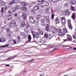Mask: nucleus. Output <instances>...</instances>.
<instances>
[{"mask_svg":"<svg viewBox=\"0 0 76 76\" xmlns=\"http://www.w3.org/2000/svg\"><path fill=\"white\" fill-rule=\"evenodd\" d=\"M31 33L33 35L34 39L35 38L37 39L38 38V37H39V34L38 32L35 31L34 32L33 31H31Z\"/></svg>","mask_w":76,"mask_h":76,"instance_id":"obj_1","label":"nucleus"},{"mask_svg":"<svg viewBox=\"0 0 76 76\" xmlns=\"http://www.w3.org/2000/svg\"><path fill=\"white\" fill-rule=\"evenodd\" d=\"M10 25L11 27L15 28L16 27V22L15 20H11L10 23Z\"/></svg>","mask_w":76,"mask_h":76,"instance_id":"obj_2","label":"nucleus"},{"mask_svg":"<svg viewBox=\"0 0 76 76\" xmlns=\"http://www.w3.org/2000/svg\"><path fill=\"white\" fill-rule=\"evenodd\" d=\"M29 20L31 23H35V21L34 19V17L32 16H30L29 17Z\"/></svg>","mask_w":76,"mask_h":76,"instance_id":"obj_3","label":"nucleus"},{"mask_svg":"<svg viewBox=\"0 0 76 76\" xmlns=\"http://www.w3.org/2000/svg\"><path fill=\"white\" fill-rule=\"evenodd\" d=\"M68 26L70 29H73V27L71 24V20L70 19L68 20Z\"/></svg>","mask_w":76,"mask_h":76,"instance_id":"obj_4","label":"nucleus"},{"mask_svg":"<svg viewBox=\"0 0 76 76\" xmlns=\"http://www.w3.org/2000/svg\"><path fill=\"white\" fill-rule=\"evenodd\" d=\"M61 21L63 25L66 24V18L64 17L61 18Z\"/></svg>","mask_w":76,"mask_h":76,"instance_id":"obj_5","label":"nucleus"},{"mask_svg":"<svg viewBox=\"0 0 76 76\" xmlns=\"http://www.w3.org/2000/svg\"><path fill=\"white\" fill-rule=\"evenodd\" d=\"M58 34L59 36H60V37H64V35H65V34L62 32V31H61V29H60L59 31Z\"/></svg>","mask_w":76,"mask_h":76,"instance_id":"obj_6","label":"nucleus"},{"mask_svg":"<svg viewBox=\"0 0 76 76\" xmlns=\"http://www.w3.org/2000/svg\"><path fill=\"white\" fill-rule=\"evenodd\" d=\"M41 22V25L42 26H45V20L44 19H42L40 20Z\"/></svg>","mask_w":76,"mask_h":76,"instance_id":"obj_7","label":"nucleus"},{"mask_svg":"<svg viewBox=\"0 0 76 76\" xmlns=\"http://www.w3.org/2000/svg\"><path fill=\"white\" fill-rule=\"evenodd\" d=\"M7 20H10L12 19V16L10 14H7L6 16Z\"/></svg>","mask_w":76,"mask_h":76,"instance_id":"obj_8","label":"nucleus"},{"mask_svg":"<svg viewBox=\"0 0 76 76\" xmlns=\"http://www.w3.org/2000/svg\"><path fill=\"white\" fill-rule=\"evenodd\" d=\"M19 1L18 0H12V2H10L9 5H12V4H14V3H16V1Z\"/></svg>","mask_w":76,"mask_h":76,"instance_id":"obj_9","label":"nucleus"},{"mask_svg":"<svg viewBox=\"0 0 76 76\" xmlns=\"http://www.w3.org/2000/svg\"><path fill=\"white\" fill-rule=\"evenodd\" d=\"M71 4L72 5H76V1L74 0H72L70 1Z\"/></svg>","mask_w":76,"mask_h":76,"instance_id":"obj_10","label":"nucleus"},{"mask_svg":"<svg viewBox=\"0 0 76 76\" xmlns=\"http://www.w3.org/2000/svg\"><path fill=\"white\" fill-rule=\"evenodd\" d=\"M70 12L69 11L67 10L65 12V15L66 16H69L70 15Z\"/></svg>","mask_w":76,"mask_h":76,"instance_id":"obj_11","label":"nucleus"},{"mask_svg":"<svg viewBox=\"0 0 76 76\" xmlns=\"http://www.w3.org/2000/svg\"><path fill=\"white\" fill-rule=\"evenodd\" d=\"M16 56H17V55H14L13 56L9 57L7 58V60H12V59H14V58H15L16 57Z\"/></svg>","mask_w":76,"mask_h":76,"instance_id":"obj_12","label":"nucleus"},{"mask_svg":"<svg viewBox=\"0 0 76 76\" xmlns=\"http://www.w3.org/2000/svg\"><path fill=\"white\" fill-rule=\"evenodd\" d=\"M71 18H72V19H73L74 20H75L76 18H75V14L74 13V12H73L72 14V16H71Z\"/></svg>","mask_w":76,"mask_h":76,"instance_id":"obj_13","label":"nucleus"},{"mask_svg":"<svg viewBox=\"0 0 76 76\" xmlns=\"http://www.w3.org/2000/svg\"><path fill=\"white\" fill-rule=\"evenodd\" d=\"M25 26V23L24 22H23L21 23V27L23 28Z\"/></svg>","mask_w":76,"mask_h":76,"instance_id":"obj_14","label":"nucleus"},{"mask_svg":"<svg viewBox=\"0 0 76 76\" xmlns=\"http://www.w3.org/2000/svg\"><path fill=\"white\" fill-rule=\"evenodd\" d=\"M15 8L17 9H20L21 8V6L19 5H16L15 6Z\"/></svg>","mask_w":76,"mask_h":76,"instance_id":"obj_15","label":"nucleus"},{"mask_svg":"<svg viewBox=\"0 0 76 76\" xmlns=\"http://www.w3.org/2000/svg\"><path fill=\"white\" fill-rule=\"evenodd\" d=\"M6 41V39H4V38H0V42H4Z\"/></svg>","mask_w":76,"mask_h":76,"instance_id":"obj_16","label":"nucleus"},{"mask_svg":"<svg viewBox=\"0 0 76 76\" xmlns=\"http://www.w3.org/2000/svg\"><path fill=\"white\" fill-rule=\"evenodd\" d=\"M21 10L23 11H24L25 12H26V10H27V8L26 7H23L21 8Z\"/></svg>","mask_w":76,"mask_h":76,"instance_id":"obj_17","label":"nucleus"},{"mask_svg":"<svg viewBox=\"0 0 76 76\" xmlns=\"http://www.w3.org/2000/svg\"><path fill=\"white\" fill-rule=\"evenodd\" d=\"M46 29L47 31H50V28L49 27V26L48 24H46L45 26Z\"/></svg>","mask_w":76,"mask_h":76,"instance_id":"obj_18","label":"nucleus"},{"mask_svg":"<svg viewBox=\"0 0 76 76\" xmlns=\"http://www.w3.org/2000/svg\"><path fill=\"white\" fill-rule=\"evenodd\" d=\"M55 20L56 23H60V20H59V19H58V17H57L55 19Z\"/></svg>","mask_w":76,"mask_h":76,"instance_id":"obj_19","label":"nucleus"},{"mask_svg":"<svg viewBox=\"0 0 76 76\" xmlns=\"http://www.w3.org/2000/svg\"><path fill=\"white\" fill-rule=\"evenodd\" d=\"M26 28H27V29H28V28H31V26H30L29 24L28 23H26Z\"/></svg>","mask_w":76,"mask_h":76,"instance_id":"obj_20","label":"nucleus"},{"mask_svg":"<svg viewBox=\"0 0 76 76\" xmlns=\"http://www.w3.org/2000/svg\"><path fill=\"white\" fill-rule=\"evenodd\" d=\"M48 37V34L47 33H45L44 34V38H47Z\"/></svg>","mask_w":76,"mask_h":76,"instance_id":"obj_21","label":"nucleus"},{"mask_svg":"<svg viewBox=\"0 0 76 76\" xmlns=\"http://www.w3.org/2000/svg\"><path fill=\"white\" fill-rule=\"evenodd\" d=\"M22 16L23 17L24 19H26V14H25V13H23Z\"/></svg>","mask_w":76,"mask_h":76,"instance_id":"obj_22","label":"nucleus"},{"mask_svg":"<svg viewBox=\"0 0 76 76\" xmlns=\"http://www.w3.org/2000/svg\"><path fill=\"white\" fill-rule=\"evenodd\" d=\"M34 9L35 10H39V7L37 6H35L34 7Z\"/></svg>","mask_w":76,"mask_h":76,"instance_id":"obj_23","label":"nucleus"},{"mask_svg":"<svg viewBox=\"0 0 76 76\" xmlns=\"http://www.w3.org/2000/svg\"><path fill=\"white\" fill-rule=\"evenodd\" d=\"M17 39H18V40L16 41L17 43H19L20 42L19 41H20V37L18 36L17 37Z\"/></svg>","mask_w":76,"mask_h":76,"instance_id":"obj_24","label":"nucleus"},{"mask_svg":"<svg viewBox=\"0 0 76 76\" xmlns=\"http://www.w3.org/2000/svg\"><path fill=\"white\" fill-rule=\"evenodd\" d=\"M21 4L22 6H27L28 4H27V3L25 2H21Z\"/></svg>","mask_w":76,"mask_h":76,"instance_id":"obj_25","label":"nucleus"},{"mask_svg":"<svg viewBox=\"0 0 76 76\" xmlns=\"http://www.w3.org/2000/svg\"><path fill=\"white\" fill-rule=\"evenodd\" d=\"M31 39L32 38H31V35H28V39H29V42H30V41H31Z\"/></svg>","mask_w":76,"mask_h":76,"instance_id":"obj_26","label":"nucleus"},{"mask_svg":"<svg viewBox=\"0 0 76 76\" xmlns=\"http://www.w3.org/2000/svg\"><path fill=\"white\" fill-rule=\"evenodd\" d=\"M63 31H64V32L65 34H67L68 33L67 31V30L66 29V28H63Z\"/></svg>","mask_w":76,"mask_h":76,"instance_id":"obj_27","label":"nucleus"},{"mask_svg":"<svg viewBox=\"0 0 76 76\" xmlns=\"http://www.w3.org/2000/svg\"><path fill=\"white\" fill-rule=\"evenodd\" d=\"M9 45L8 44L1 46L0 47L1 48H3V47H9Z\"/></svg>","mask_w":76,"mask_h":76,"instance_id":"obj_28","label":"nucleus"},{"mask_svg":"<svg viewBox=\"0 0 76 76\" xmlns=\"http://www.w3.org/2000/svg\"><path fill=\"white\" fill-rule=\"evenodd\" d=\"M71 10H72L73 11H75V8L74 7H73V6H71L70 7Z\"/></svg>","mask_w":76,"mask_h":76,"instance_id":"obj_29","label":"nucleus"},{"mask_svg":"<svg viewBox=\"0 0 76 76\" xmlns=\"http://www.w3.org/2000/svg\"><path fill=\"white\" fill-rule=\"evenodd\" d=\"M1 6H5V2L3 1H1Z\"/></svg>","mask_w":76,"mask_h":76,"instance_id":"obj_30","label":"nucleus"},{"mask_svg":"<svg viewBox=\"0 0 76 76\" xmlns=\"http://www.w3.org/2000/svg\"><path fill=\"white\" fill-rule=\"evenodd\" d=\"M23 37V39H26V37H27V34H25Z\"/></svg>","mask_w":76,"mask_h":76,"instance_id":"obj_31","label":"nucleus"},{"mask_svg":"<svg viewBox=\"0 0 76 76\" xmlns=\"http://www.w3.org/2000/svg\"><path fill=\"white\" fill-rule=\"evenodd\" d=\"M44 0H42V1L41 2V4H46V2H47V1H44Z\"/></svg>","mask_w":76,"mask_h":76,"instance_id":"obj_32","label":"nucleus"},{"mask_svg":"<svg viewBox=\"0 0 76 76\" xmlns=\"http://www.w3.org/2000/svg\"><path fill=\"white\" fill-rule=\"evenodd\" d=\"M76 32H75V33H74L73 34V37L74 38V39H76Z\"/></svg>","mask_w":76,"mask_h":76,"instance_id":"obj_33","label":"nucleus"},{"mask_svg":"<svg viewBox=\"0 0 76 76\" xmlns=\"http://www.w3.org/2000/svg\"><path fill=\"white\" fill-rule=\"evenodd\" d=\"M52 0L53 3H57V2H58V1H60V0Z\"/></svg>","mask_w":76,"mask_h":76,"instance_id":"obj_34","label":"nucleus"},{"mask_svg":"<svg viewBox=\"0 0 76 76\" xmlns=\"http://www.w3.org/2000/svg\"><path fill=\"white\" fill-rule=\"evenodd\" d=\"M45 19L46 20H48L49 19V17L48 16H45Z\"/></svg>","mask_w":76,"mask_h":76,"instance_id":"obj_35","label":"nucleus"},{"mask_svg":"<svg viewBox=\"0 0 76 76\" xmlns=\"http://www.w3.org/2000/svg\"><path fill=\"white\" fill-rule=\"evenodd\" d=\"M64 6H65V7H68V6H69V4L66 3L64 4Z\"/></svg>","mask_w":76,"mask_h":76,"instance_id":"obj_36","label":"nucleus"},{"mask_svg":"<svg viewBox=\"0 0 76 76\" xmlns=\"http://www.w3.org/2000/svg\"><path fill=\"white\" fill-rule=\"evenodd\" d=\"M6 31L7 32H10V28H7Z\"/></svg>","mask_w":76,"mask_h":76,"instance_id":"obj_37","label":"nucleus"},{"mask_svg":"<svg viewBox=\"0 0 76 76\" xmlns=\"http://www.w3.org/2000/svg\"><path fill=\"white\" fill-rule=\"evenodd\" d=\"M39 34L40 35H42L44 34V33L43 32V31H41L39 32Z\"/></svg>","mask_w":76,"mask_h":76,"instance_id":"obj_38","label":"nucleus"},{"mask_svg":"<svg viewBox=\"0 0 76 76\" xmlns=\"http://www.w3.org/2000/svg\"><path fill=\"white\" fill-rule=\"evenodd\" d=\"M46 4L44 5V6H48L49 5V3H48V1H46Z\"/></svg>","mask_w":76,"mask_h":76,"instance_id":"obj_39","label":"nucleus"},{"mask_svg":"<svg viewBox=\"0 0 76 76\" xmlns=\"http://www.w3.org/2000/svg\"><path fill=\"white\" fill-rule=\"evenodd\" d=\"M54 14H52L51 15V18H52V20L54 19Z\"/></svg>","mask_w":76,"mask_h":76,"instance_id":"obj_40","label":"nucleus"},{"mask_svg":"<svg viewBox=\"0 0 76 76\" xmlns=\"http://www.w3.org/2000/svg\"><path fill=\"white\" fill-rule=\"evenodd\" d=\"M40 42H42V43H45V40H44L43 39H42Z\"/></svg>","mask_w":76,"mask_h":76,"instance_id":"obj_41","label":"nucleus"},{"mask_svg":"<svg viewBox=\"0 0 76 76\" xmlns=\"http://www.w3.org/2000/svg\"><path fill=\"white\" fill-rule=\"evenodd\" d=\"M28 28H26L25 29L24 31L25 32H28V30L27 29Z\"/></svg>","mask_w":76,"mask_h":76,"instance_id":"obj_42","label":"nucleus"},{"mask_svg":"<svg viewBox=\"0 0 76 76\" xmlns=\"http://www.w3.org/2000/svg\"><path fill=\"white\" fill-rule=\"evenodd\" d=\"M36 26H38L39 25V22H36Z\"/></svg>","mask_w":76,"mask_h":76,"instance_id":"obj_43","label":"nucleus"},{"mask_svg":"<svg viewBox=\"0 0 76 76\" xmlns=\"http://www.w3.org/2000/svg\"><path fill=\"white\" fill-rule=\"evenodd\" d=\"M3 12H4V7L2 8L1 11V13H3Z\"/></svg>","mask_w":76,"mask_h":76,"instance_id":"obj_44","label":"nucleus"},{"mask_svg":"<svg viewBox=\"0 0 76 76\" xmlns=\"http://www.w3.org/2000/svg\"><path fill=\"white\" fill-rule=\"evenodd\" d=\"M4 27H2L1 28V31H2V32H3V31H4Z\"/></svg>","mask_w":76,"mask_h":76,"instance_id":"obj_45","label":"nucleus"},{"mask_svg":"<svg viewBox=\"0 0 76 76\" xmlns=\"http://www.w3.org/2000/svg\"><path fill=\"white\" fill-rule=\"evenodd\" d=\"M56 49H57V48H55L54 49H53L52 50L50 51L49 52L50 53H52V52H53L54 51V50H56Z\"/></svg>","mask_w":76,"mask_h":76,"instance_id":"obj_46","label":"nucleus"},{"mask_svg":"<svg viewBox=\"0 0 76 76\" xmlns=\"http://www.w3.org/2000/svg\"><path fill=\"white\" fill-rule=\"evenodd\" d=\"M0 50H1V52H0L1 53H2L3 52V49L1 48Z\"/></svg>","mask_w":76,"mask_h":76,"instance_id":"obj_47","label":"nucleus"},{"mask_svg":"<svg viewBox=\"0 0 76 76\" xmlns=\"http://www.w3.org/2000/svg\"><path fill=\"white\" fill-rule=\"evenodd\" d=\"M25 34V33H23V32H22L21 33V35H22V36H23Z\"/></svg>","mask_w":76,"mask_h":76,"instance_id":"obj_48","label":"nucleus"},{"mask_svg":"<svg viewBox=\"0 0 76 76\" xmlns=\"http://www.w3.org/2000/svg\"><path fill=\"white\" fill-rule=\"evenodd\" d=\"M33 61H34V59H31L30 61L29 62H32Z\"/></svg>","mask_w":76,"mask_h":76,"instance_id":"obj_49","label":"nucleus"},{"mask_svg":"<svg viewBox=\"0 0 76 76\" xmlns=\"http://www.w3.org/2000/svg\"><path fill=\"white\" fill-rule=\"evenodd\" d=\"M60 29H56V31H57V32H59V31H60Z\"/></svg>","mask_w":76,"mask_h":76,"instance_id":"obj_50","label":"nucleus"},{"mask_svg":"<svg viewBox=\"0 0 76 76\" xmlns=\"http://www.w3.org/2000/svg\"><path fill=\"white\" fill-rule=\"evenodd\" d=\"M8 13H11V14H12V13H13L12 12V11H11L10 10L8 12Z\"/></svg>","mask_w":76,"mask_h":76,"instance_id":"obj_51","label":"nucleus"},{"mask_svg":"<svg viewBox=\"0 0 76 76\" xmlns=\"http://www.w3.org/2000/svg\"><path fill=\"white\" fill-rule=\"evenodd\" d=\"M31 12L34 13H35V11H34V10H32Z\"/></svg>","mask_w":76,"mask_h":76,"instance_id":"obj_52","label":"nucleus"},{"mask_svg":"<svg viewBox=\"0 0 76 76\" xmlns=\"http://www.w3.org/2000/svg\"><path fill=\"white\" fill-rule=\"evenodd\" d=\"M64 42H66V41H68V39H63V40Z\"/></svg>","mask_w":76,"mask_h":76,"instance_id":"obj_53","label":"nucleus"},{"mask_svg":"<svg viewBox=\"0 0 76 76\" xmlns=\"http://www.w3.org/2000/svg\"><path fill=\"white\" fill-rule=\"evenodd\" d=\"M32 4H29L28 5V7H32Z\"/></svg>","mask_w":76,"mask_h":76,"instance_id":"obj_54","label":"nucleus"},{"mask_svg":"<svg viewBox=\"0 0 76 76\" xmlns=\"http://www.w3.org/2000/svg\"><path fill=\"white\" fill-rule=\"evenodd\" d=\"M42 0H38V2H39V3H40V2H41V3H42Z\"/></svg>","mask_w":76,"mask_h":76,"instance_id":"obj_55","label":"nucleus"},{"mask_svg":"<svg viewBox=\"0 0 76 76\" xmlns=\"http://www.w3.org/2000/svg\"><path fill=\"white\" fill-rule=\"evenodd\" d=\"M51 12L52 14H53V15H54V12H53V11L52 10H51Z\"/></svg>","mask_w":76,"mask_h":76,"instance_id":"obj_56","label":"nucleus"},{"mask_svg":"<svg viewBox=\"0 0 76 76\" xmlns=\"http://www.w3.org/2000/svg\"><path fill=\"white\" fill-rule=\"evenodd\" d=\"M68 39L69 40V41H72V39L71 38V39H70L69 37H68Z\"/></svg>","mask_w":76,"mask_h":76,"instance_id":"obj_57","label":"nucleus"},{"mask_svg":"<svg viewBox=\"0 0 76 76\" xmlns=\"http://www.w3.org/2000/svg\"><path fill=\"white\" fill-rule=\"evenodd\" d=\"M68 39L69 40V41H72V39L71 38V39H70L69 37H68Z\"/></svg>","mask_w":76,"mask_h":76,"instance_id":"obj_58","label":"nucleus"},{"mask_svg":"<svg viewBox=\"0 0 76 76\" xmlns=\"http://www.w3.org/2000/svg\"><path fill=\"white\" fill-rule=\"evenodd\" d=\"M31 4H35V1H33L31 2Z\"/></svg>","mask_w":76,"mask_h":76,"instance_id":"obj_59","label":"nucleus"},{"mask_svg":"<svg viewBox=\"0 0 76 76\" xmlns=\"http://www.w3.org/2000/svg\"><path fill=\"white\" fill-rule=\"evenodd\" d=\"M18 16V14L17 13L15 14L14 16L15 17V16Z\"/></svg>","mask_w":76,"mask_h":76,"instance_id":"obj_60","label":"nucleus"},{"mask_svg":"<svg viewBox=\"0 0 76 76\" xmlns=\"http://www.w3.org/2000/svg\"><path fill=\"white\" fill-rule=\"evenodd\" d=\"M15 11H16V9H15L14 10H12V12H15Z\"/></svg>","mask_w":76,"mask_h":76,"instance_id":"obj_61","label":"nucleus"},{"mask_svg":"<svg viewBox=\"0 0 76 76\" xmlns=\"http://www.w3.org/2000/svg\"><path fill=\"white\" fill-rule=\"evenodd\" d=\"M38 31H39V32H41V30L39 28L38 29Z\"/></svg>","mask_w":76,"mask_h":76,"instance_id":"obj_62","label":"nucleus"},{"mask_svg":"<svg viewBox=\"0 0 76 76\" xmlns=\"http://www.w3.org/2000/svg\"><path fill=\"white\" fill-rule=\"evenodd\" d=\"M39 76H44V74H40Z\"/></svg>","mask_w":76,"mask_h":76,"instance_id":"obj_63","label":"nucleus"},{"mask_svg":"<svg viewBox=\"0 0 76 76\" xmlns=\"http://www.w3.org/2000/svg\"><path fill=\"white\" fill-rule=\"evenodd\" d=\"M60 39V37H58L57 39H56V40H57V39L58 40V39Z\"/></svg>","mask_w":76,"mask_h":76,"instance_id":"obj_64","label":"nucleus"}]
</instances>
